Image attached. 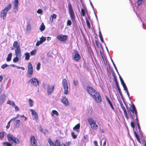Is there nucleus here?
I'll use <instances>...</instances> for the list:
<instances>
[{"label": "nucleus", "instance_id": "f257e3e1", "mask_svg": "<svg viewBox=\"0 0 146 146\" xmlns=\"http://www.w3.org/2000/svg\"><path fill=\"white\" fill-rule=\"evenodd\" d=\"M68 7L69 13L72 21L74 23L75 21V16L72 5L70 3L68 4Z\"/></svg>", "mask_w": 146, "mask_h": 146}, {"label": "nucleus", "instance_id": "f03ea898", "mask_svg": "<svg viewBox=\"0 0 146 146\" xmlns=\"http://www.w3.org/2000/svg\"><path fill=\"white\" fill-rule=\"evenodd\" d=\"M7 137L8 141L11 143H20L19 139L16 138L12 134H8Z\"/></svg>", "mask_w": 146, "mask_h": 146}, {"label": "nucleus", "instance_id": "7ed1b4c3", "mask_svg": "<svg viewBox=\"0 0 146 146\" xmlns=\"http://www.w3.org/2000/svg\"><path fill=\"white\" fill-rule=\"evenodd\" d=\"M88 121L91 127L93 129L96 130L98 128V125L96 124V121L93 119L90 118L88 119Z\"/></svg>", "mask_w": 146, "mask_h": 146}, {"label": "nucleus", "instance_id": "20e7f679", "mask_svg": "<svg viewBox=\"0 0 146 146\" xmlns=\"http://www.w3.org/2000/svg\"><path fill=\"white\" fill-rule=\"evenodd\" d=\"M28 70L27 72V76L29 78L31 77L33 74V67L31 63L29 62L28 63Z\"/></svg>", "mask_w": 146, "mask_h": 146}, {"label": "nucleus", "instance_id": "39448f33", "mask_svg": "<svg viewBox=\"0 0 146 146\" xmlns=\"http://www.w3.org/2000/svg\"><path fill=\"white\" fill-rule=\"evenodd\" d=\"M130 110L133 114V115H132L131 114V118L133 119V120L135 117H136V118L137 117V111L136 110L135 106L134 105H132V106L130 107Z\"/></svg>", "mask_w": 146, "mask_h": 146}, {"label": "nucleus", "instance_id": "423d86ee", "mask_svg": "<svg viewBox=\"0 0 146 146\" xmlns=\"http://www.w3.org/2000/svg\"><path fill=\"white\" fill-rule=\"evenodd\" d=\"M92 98L95 99V101L97 103H100L102 102V98L99 94L97 91L92 95Z\"/></svg>", "mask_w": 146, "mask_h": 146}, {"label": "nucleus", "instance_id": "0eeeda50", "mask_svg": "<svg viewBox=\"0 0 146 146\" xmlns=\"http://www.w3.org/2000/svg\"><path fill=\"white\" fill-rule=\"evenodd\" d=\"M13 46L14 48H15V52L21 53L19 43L17 41H15L13 43Z\"/></svg>", "mask_w": 146, "mask_h": 146}, {"label": "nucleus", "instance_id": "6e6552de", "mask_svg": "<svg viewBox=\"0 0 146 146\" xmlns=\"http://www.w3.org/2000/svg\"><path fill=\"white\" fill-rule=\"evenodd\" d=\"M29 83L32 84L35 87H37L39 85V81L38 79L35 78H33L29 80Z\"/></svg>", "mask_w": 146, "mask_h": 146}, {"label": "nucleus", "instance_id": "1a4fd4ad", "mask_svg": "<svg viewBox=\"0 0 146 146\" xmlns=\"http://www.w3.org/2000/svg\"><path fill=\"white\" fill-rule=\"evenodd\" d=\"M47 141L49 143L50 146H60V142L57 139L56 140L55 143L51 140L50 138H48Z\"/></svg>", "mask_w": 146, "mask_h": 146}, {"label": "nucleus", "instance_id": "9d476101", "mask_svg": "<svg viewBox=\"0 0 146 146\" xmlns=\"http://www.w3.org/2000/svg\"><path fill=\"white\" fill-rule=\"evenodd\" d=\"M15 53L16 57L13 59V61L14 63H16L18 62L21 59L22 56L21 53L15 52Z\"/></svg>", "mask_w": 146, "mask_h": 146}, {"label": "nucleus", "instance_id": "9b49d317", "mask_svg": "<svg viewBox=\"0 0 146 146\" xmlns=\"http://www.w3.org/2000/svg\"><path fill=\"white\" fill-rule=\"evenodd\" d=\"M86 90L88 93L92 96L96 92L93 88L90 86L86 87Z\"/></svg>", "mask_w": 146, "mask_h": 146}, {"label": "nucleus", "instance_id": "f8f14e48", "mask_svg": "<svg viewBox=\"0 0 146 146\" xmlns=\"http://www.w3.org/2000/svg\"><path fill=\"white\" fill-rule=\"evenodd\" d=\"M74 53V59L76 61H78L80 59V54H78V51L76 50H75Z\"/></svg>", "mask_w": 146, "mask_h": 146}, {"label": "nucleus", "instance_id": "ddd939ff", "mask_svg": "<svg viewBox=\"0 0 146 146\" xmlns=\"http://www.w3.org/2000/svg\"><path fill=\"white\" fill-rule=\"evenodd\" d=\"M30 139L31 145L33 146H37V142L35 136L32 135Z\"/></svg>", "mask_w": 146, "mask_h": 146}, {"label": "nucleus", "instance_id": "4468645a", "mask_svg": "<svg viewBox=\"0 0 146 146\" xmlns=\"http://www.w3.org/2000/svg\"><path fill=\"white\" fill-rule=\"evenodd\" d=\"M30 111L33 117L34 118L33 120L38 119V117L37 113L33 109H31Z\"/></svg>", "mask_w": 146, "mask_h": 146}, {"label": "nucleus", "instance_id": "2eb2a0df", "mask_svg": "<svg viewBox=\"0 0 146 146\" xmlns=\"http://www.w3.org/2000/svg\"><path fill=\"white\" fill-rule=\"evenodd\" d=\"M19 1L18 0H15L13 3L14 9L15 11L16 12L18 9Z\"/></svg>", "mask_w": 146, "mask_h": 146}, {"label": "nucleus", "instance_id": "dca6fc26", "mask_svg": "<svg viewBox=\"0 0 146 146\" xmlns=\"http://www.w3.org/2000/svg\"><path fill=\"white\" fill-rule=\"evenodd\" d=\"M68 87L66 80L64 79V94L67 95L68 94Z\"/></svg>", "mask_w": 146, "mask_h": 146}, {"label": "nucleus", "instance_id": "f3484780", "mask_svg": "<svg viewBox=\"0 0 146 146\" xmlns=\"http://www.w3.org/2000/svg\"><path fill=\"white\" fill-rule=\"evenodd\" d=\"M121 108H122V110H123L124 111V113L125 118H126L127 120H128L129 119V117L128 116L127 113V112L126 110L125 107L123 104H121Z\"/></svg>", "mask_w": 146, "mask_h": 146}, {"label": "nucleus", "instance_id": "a211bd4d", "mask_svg": "<svg viewBox=\"0 0 146 146\" xmlns=\"http://www.w3.org/2000/svg\"><path fill=\"white\" fill-rule=\"evenodd\" d=\"M54 87V86H52L51 88L48 87L47 90V94L48 95H50L53 92Z\"/></svg>", "mask_w": 146, "mask_h": 146}, {"label": "nucleus", "instance_id": "6ab92c4d", "mask_svg": "<svg viewBox=\"0 0 146 146\" xmlns=\"http://www.w3.org/2000/svg\"><path fill=\"white\" fill-rule=\"evenodd\" d=\"M7 12H6L5 10H4V9H3L1 11V17H3V20L5 18Z\"/></svg>", "mask_w": 146, "mask_h": 146}, {"label": "nucleus", "instance_id": "aec40b11", "mask_svg": "<svg viewBox=\"0 0 146 146\" xmlns=\"http://www.w3.org/2000/svg\"><path fill=\"white\" fill-rule=\"evenodd\" d=\"M106 98L107 101L108 102L109 104L110 105V106L111 108V109H112V110H114V108L110 100L108 98L107 96H106Z\"/></svg>", "mask_w": 146, "mask_h": 146}, {"label": "nucleus", "instance_id": "412c9836", "mask_svg": "<svg viewBox=\"0 0 146 146\" xmlns=\"http://www.w3.org/2000/svg\"><path fill=\"white\" fill-rule=\"evenodd\" d=\"M57 38L61 41H64V35H59L57 36Z\"/></svg>", "mask_w": 146, "mask_h": 146}, {"label": "nucleus", "instance_id": "4be33fe9", "mask_svg": "<svg viewBox=\"0 0 146 146\" xmlns=\"http://www.w3.org/2000/svg\"><path fill=\"white\" fill-rule=\"evenodd\" d=\"M80 124H78L73 128L74 130L76 131L77 132H78V129H80Z\"/></svg>", "mask_w": 146, "mask_h": 146}, {"label": "nucleus", "instance_id": "5701e85b", "mask_svg": "<svg viewBox=\"0 0 146 146\" xmlns=\"http://www.w3.org/2000/svg\"><path fill=\"white\" fill-rule=\"evenodd\" d=\"M11 7V4H9L7 7L4 9L6 12H8L9 10Z\"/></svg>", "mask_w": 146, "mask_h": 146}, {"label": "nucleus", "instance_id": "b1692460", "mask_svg": "<svg viewBox=\"0 0 146 146\" xmlns=\"http://www.w3.org/2000/svg\"><path fill=\"white\" fill-rule=\"evenodd\" d=\"M12 56V54L11 53L9 54L7 56V58L6 59V60L7 62L10 61L11 59V57Z\"/></svg>", "mask_w": 146, "mask_h": 146}, {"label": "nucleus", "instance_id": "393cba45", "mask_svg": "<svg viewBox=\"0 0 146 146\" xmlns=\"http://www.w3.org/2000/svg\"><path fill=\"white\" fill-rule=\"evenodd\" d=\"M5 97L4 95L0 96V104L4 102Z\"/></svg>", "mask_w": 146, "mask_h": 146}, {"label": "nucleus", "instance_id": "a878e982", "mask_svg": "<svg viewBox=\"0 0 146 146\" xmlns=\"http://www.w3.org/2000/svg\"><path fill=\"white\" fill-rule=\"evenodd\" d=\"M54 114L56 115V116H58L59 115V113L56 110H53L52 111L51 115L53 116Z\"/></svg>", "mask_w": 146, "mask_h": 146}, {"label": "nucleus", "instance_id": "bb28decb", "mask_svg": "<svg viewBox=\"0 0 146 146\" xmlns=\"http://www.w3.org/2000/svg\"><path fill=\"white\" fill-rule=\"evenodd\" d=\"M45 29V26L43 23H42L40 25V30L41 31H43Z\"/></svg>", "mask_w": 146, "mask_h": 146}, {"label": "nucleus", "instance_id": "cd10ccee", "mask_svg": "<svg viewBox=\"0 0 146 146\" xmlns=\"http://www.w3.org/2000/svg\"><path fill=\"white\" fill-rule=\"evenodd\" d=\"M25 60H28L30 58V54L28 52H26L25 54Z\"/></svg>", "mask_w": 146, "mask_h": 146}, {"label": "nucleus", "instance_id": "c85d7f7f", "mask_svg": "<svg viewBox=\"0 0 146 146\" xmlns=\"http://www.w3.org/2000/svg\"><path fill=\"white\" fill-rule=\"evenodd\" d=\"M51 17L52 19H50V20L51 23H52L53 22V19H56V14H53L51 16Z\"/></svg>", "mask_w": 146, "mask_h": 146}, {"label": "nucleus", "instance_id": "c756f323", "mask_svg": "<svg viewBox=\"0 0 146 146\" xmlns=\"http://www.w3.org/2000/svg\"><path fill=\"white\" fill-rule=\"evenodd\" d=\"M29 106L31 107L33 106V100L31 99H29Z\"/></svg>", "mask_w": 146, "mask_h": 146}, {"label": "nucleus", "instance_id": "7c9ffc66", "mask_svg": "<svg viewBox=\"0 0 146 146\" xmlns=\"http://www.w3.org/2000/svg\"><path fill=\"white\" fill-rule=\"evenodd\" d=\"M20 123V120H17L16 121L15 123V127H19V124Z\"/></svg>", "mask_w": 146, "mask_h": 146}, {"label": "nucleus", "instance_id": "2f4dec72", "mask_svg": "<svg viewBox=\"0 0 146 146\" xmlns=\"http://www.w3.org/2000/svg\"><path fill=\"white\" fill-rule=\"evenodd\" d=\"M64 106H69V102L67 100V99L66 97H64Z\"/></svg>", "mask_w": 146, "mask_h": 146}, {"label": "nucleus", "instance_id": "473e14b6", "mask_svg": "<svg viewBox=\"0 0 146 146\" xmlns=\"http://www.w3.org/2000/svg\"><path fill=\"white\" fill-rule=\"evenodd\" d=\"M31 26L30 24H28L27 25V27L26 30L28 32H30L31 30Z\"/></svg>", "mask_w": 146, "mask_h": 146}, {"label": "nucleus", "instance_id": "72a5a7b5", "mask_svg": "<svg viewBox=\"0 0 146 146\" xmlns=\"http://www.w3.org/2000/svg\"><path fill=\"white\" fill-rule=\"evenodd\" d=\"M135 123H136L137 124V125L138 128V129H141L140 127L139 126V124L138 123V120L137 117V118H136V119H135Z\"/></svg>", "mask_w": 146, "mask_h": 146}, {"label": "nucleus", "instance_id": "f704fd0d", "mask_svg": "<svg viewBox=\"0 0 146 146\" xmlns=\"http://www.w3.org/2000/svg\"><path fill=\"white\" fill-rule=\"evenodd\" d=\"M135 123H136L137 124V125L138 128V129H141L140 127L139 126V124L138 123V120L137 117V118H136V119H135Z\"/></svg>", "mask_w": 146, "mask_h": 146}, {"label": "nucleus", "instance_id": "c9c22d12", "mask_svg": "<svg viewBox=\"0 0 146 146\" xmlns=\"http://www.w3.org/2000/svg\"><path fill=\"white\" fill-rule=\"evenodd\" d=\"M36 49H34L32 51L30 52V54L31 55L33 56L36 54Z\"/></svg>", "mask_w": 146, "mask_h": 146}, {"label": "nucleus", "instance_id": "e433bc0d", "mask_svg": "<svg viewBox=\"0 0 146 146\" xmlns=\"http://www.w3.org/2000/svg\"><path fill=\"white\" fill-rule=\"evenodd\" d=\"M7 104H9L10 105L13 106L15 104V103L13 101L8 100Z\"/></svg>", "mask_w": 146, "mask_h": 146}, {"label": "nucleus", "instance_id": "4c0bfd02", "mask_svg": "<svg viewBox=\"0 0 146 146\" xmlns=\"http://www.w3.org/2000/svg\"><path fill=\"white\" fill-rule=\"evenodd\" d=\"M143 0H137V4L138 6H139L140 5H141L143 2Z\"/></svg>", "mask_w": 146, "mask_h": 146}, {"label": "nucleus", "instance_id": "58836bf2", "mask_svg": "<svg viewBox=\"0 0 146 146\" xmlns=\"http://www.w3.org/2000/svg\"><path fill=\"white\" fill-rule=\"evenodd\" d=\"M46 37H44L43 36H42L40 38V40L43 43L46 40Z\"/></svg>", "mask_w": 146, "mask_h": 146}, {"label": "nucleus", "instance_id": "ea45409f", "mask_svg": "<svg viewBox=\"0 0 146 146\" xmlns=\"http://www.w3.org/2000/svg\"><path fill=\"white\" fill-rule=\"evenodd\" d=\"M111 62H112V63H113V66H114V67L115 70H116V71L117 72V73H118V71L117 69V67H116L115 64H114V63L113 60H112V59L111 58Z\"/></svg>", "mask_w": 146, "mask_h": 146}, {"label": "nucleus", "instance_id": "a19ab883", "mask_svg": "<svg viewBox=\"0 0 146 146\" xmlns=\"http://www.w3.org/2000/svg\"><path fill=\"white\" fill-rule=\"evenodd\" d=\"M86 20L87 27L89 28L90 27V22L87 19H86Z\"/></svg>", "mask_w": 146, "mask_h": 146}, {"label": "nucleus", "instance_id": "79ce46f5", "mask_svg": "<svg viewBox=\"0 0 146 146\" xmlns=\"http://www.w3.org/2000/svg\"><path fill=\"white\" fill-rule=\"evenodd\" d=\"M3 144L4 145H6L7 146H11V144L8 142H4L3 143Z\"/></svg>", "mask_w": 146, "mask_h": 146}, {"label": "nucleus", "instance_id": "37998d69", "mask_svg": "<svg viewBox=\"0 0 146 146\" xmlns=\"http://www.w3.org/2000/svg\"><path fill=\"white\" fill-rule=\"evenodd\" d=\"M71 135L73 138L75 139L77 137V136L75 134V133L74 132H72L71 133Z\"/></svg>", "mask_w": 146, "mask_h": 146}, {"label": "nucleus", "instance_id": "c03bdc74", "mask_svg": "<svg viewBox=\"0 0 146 146\" xmlns=\"http://www.w3.org/2000/svg\"><path fill=\"white\" fill-rule=\"evenodd\" d=\"M9 66L7 64H3L1 66V68L3 69H5L7 67Z\"/></svg>", "mask_w": 146, "mask_h": 146}, {"label": "nucleus", "instance_id": "a18cd8bd", "mask_svg": "<svg viewBox=\"0 0 146 146\" xmlns=\"http://www.w3.org/2000/svg\"><path fill=\"white\" fill-rule=\"evenodd\" d=\"M40 63L39 62L38 63L36 66V69L37 70H39L40 68Z\"/></svg>", "mask_w": 146, "mask_h": 146}, {"label": "nucleus", "instance_id": "49530a36", "mask_svg": "<svg viewBox=\"0 0 146 146\" xmlns=\"http://www.w3.org/2000/svg\"><path fill=\"white\" fill-rule=\"evenodd\" d=\"M81 12L82 15L84 17L85 15V12L84 9H82L81 10Z\"/></svg>", "mask_w": 146, "mask_h": 146}, {"label": "nucleus", "instance_id": "de8ad7c7", "mask_svg": "<svg viewBox=\"0 0 146 146\" xmlns=\"http://www.w3.org/2000/svg\"><path fill=\"white\" fill-rule=\"evenodd\" d=\"M42 43L40 41H38V40L36 43V46H38L40 44H42Z\"/></svg>", "mask_w": 146, "mask_h": 146}, {"label": "nucleus", "instance_id": "09e8293b", "mask_svg": "<svg viewBox=\"0 0 146 146\" xmlns=\"http://www.w3.org/2000/svg\"><path fill=\"white\" fill-rule=\"evenodd\" d=\"M37 13L38 14H41L42 13V11L41 9H38L37 11Z\"/></svg>", "mask_w": 146, "mask_h": 146}, {"label": "nucleus", "instance_id": "8fccbe9b", "mask_svg": "<svg viewBox=\"0 0 146 146\" xmlns=\"http://www.w3.org/2000/svg\"><path fill=\"white\" fill-rule=\"evenodd\" d=\"M71 24L72 23L70 19L68 20L67 22V25L70 26L71 25Z\"/></svg>", "mask_w": 146, "mask_h": 146}, {"label": "nucleus", "instance_id": "3c124183", "mask_svg": "<svg viewBox=\"0 0 146 146\" xmlns=\"http://www.w3.org/2000/svg\"><path fill=\"white\" fill-rule=\"evenodd\" d=\"M13 106L14 107V108H15V110L16 111H19V108L18 107L16 106V105L15 104Z\"/></svg>", "mask_w": 146, "mask_h": 146}, {"label": "nucleus", "instance_id": "603ef678", "mask_svg": "<svg viewBox=\"0 0 146 146\" xmlns=\"http://www.w3.org/2000/svg\"><path fill=\"white\" fill-rule=\"evenodd\" d=\"M4 136L3 132H1L0 133V138L2 139Z\"/></svg>", "mask_w": 146, "mask_h": 146}, {"label": "nucleus", "instance_id": "864d4df0", "mask_svg": "<svg viewBox=\"0 0 146 146\" xmlns=\"http://www.w3.org/2000/svg\"><path fill=\"white\" fill-rule=\"evenodd\" d=\"M71 142L70 141H68L65 144H64V146H69V145L70 144Z\"/></svg>", "mask_w": 146, "mask_h": 146}, {"label": "nucleus", "instance_id": "5fc2aeb1", "mask_svg": "<svg viewBox=\"0 0 146 146\" xmlns=\"http://www.w3.org/2000/svg\"><path fill=\"white\" fill-rule=\"evenodd\" d=\"M123 86V89L125 91V92H126L128 91V89L126 85Z\"/></svg>", "mask_w": 146, "mask_h": 146}, {"label": "nucleus", "instance_id": "6e6d98bb", "mask_svg": "<svg viewBox=\"0 0 146 146\" xmlns=\"http://www.w3.org/2000/svg\"><path fill=\"white\" fill-rule=\"evenodd\" d=\"M73 83H74V85L76 86H77V85L78 84V82L77 80H73Z\"/></svg>", "mask_w": 146, "mask_h": 146}, {"label": "nucleus", "instance_id": "4d7b16f0", "mask_svg": "<svg viewBox=\"0 0 146 146\" xmlns=\"http://www.w3.org/2000/svg\"><path fill=\"white\" fill-rule=\"evenodd\" d=\"M11 121H9L8 122L7 125L6 126V127L7 129H8L10 127V125Z\"/></svg>", "mask_w": 146, "mask_h": 146}, {"label": "nucleus", "instance_id": "13d9d810", "mask_svg": "<svg viewBox=\"0 0 146 146\" xmlns=\"http://www.w3.org/2000/svg\"><path fill=\"white\" fill-rule=\"evenodd\" d=\"M118 92H119V93L120 94V96H121V97L122 98H123V95L122 94V93H121L120 89H118Z\"/></svg>", "mask_w": 146, "mask_h": 146}, {"label": "nucleus", "instance_id": "bf43d9fd", "mask_svg": "<svg viewBox=\"0 0 146 146\" xmlns=\"http://www.w3.org/2000/svg\"><path fill=\"white\" fill-rule=\"evenodd\" d=\"M131 126L133 128L135 127V126L133 123V122L132 121L131 122Z\"/></svg>", "mask_w": 146, "mask_h": 146}, {"label": "nucleus", "instance_id": "052dcab7", "mask_svg": "<svg viewBox=\"0 0 146 146\" xmlns=\"http://www.w3.org/2000/svg\"><path fill=\"white\" fill-rule=\"evenodd\" d=\"M94 145H95V146H98V145L97 142L96 141H94Z\"/></svg>", "mask_w": 146, "mask_h": 146}, {"label": "nucleus", "instance_id": "680f3d73", "mask_svg": "<svg viewBox=\"0 0 146 146\" xmlns=\"http://www.w3.org/2000/svg\"><path fill=\"white\" fill-rule=\"evenodd\" d=\"M84 138L85 139L88 140V136L87 135H85L84 136Z\"/></svg>", "mask_w": 146, "mask_h": 146}, {"label": "nucleus", "instance_id": "e2e57ef3", "mask_svg": "<svg viewBox=\"0 0 146 146\" xmlns=\"http://www.w3.org/2000/svg\"><path fill=\"white\" fill-rule=\"evenodd\" d=\"M102 42H104L102 36L99 37Z\"/></svg>", "mask_w": 146, "mask_h": 146}, {"label": "nucleus", "instance_id": "0e129e2a", "mask_svg": "<svg viewBox=\"0 0 146 146\" xmlns=\"http://www.w3.org/2000/svg\"><path fill=\"white\" fill-rule=\"evenodd\" d=\"M99 37H100L101 36H102V35L101 31H100V27L99 28Z\"/></svg>", "mask_w": 146, "mask_h": 146}, {"label": "nucleus", "instance_id": "69168bd1", "mask_svg": "<svg viewBox=\"0 0 146 146\" xmlns=\"http://www.w3.org/2000/svg\"><path fill=\"white\" fill-rule=\"evenodd\" d=\"M136 138L137 141L139 143H141V141H140V140L139 138V136L138 137H136Z\"/></svg>", "mask_w": 146, "mask_h": 146}, {"label": "nucleus", "instance_id": "338daca9", "mask_svg": "<svg viewBox=\"0 0 146 146\" xmlns=\"http://www.w3.org/2000/svg\"><path fill=\"white\" fill-rule=\"evenodd\" d=\"M106 139H105L104 140V142L103 144V146H105L106 145Z\"/></svg>", "mask_w": 146, "mask_h": 146}, {"label": "nucleus", "instance_id": "774afa93", "mask_svg": "<svg viewBox=\"0 0 146 146\" xmlns=\"http://www.w3.org/2000/svg\"><path fill=\"white\" fill-rule=\"evenodd\" d=\"M134 133L136 137L138 136L137 135V133H136V132L134 130Z\"/></svg>", "mask_w": 146, "mask_h": 146}]
</instances>
